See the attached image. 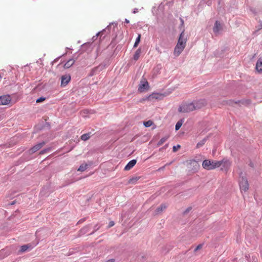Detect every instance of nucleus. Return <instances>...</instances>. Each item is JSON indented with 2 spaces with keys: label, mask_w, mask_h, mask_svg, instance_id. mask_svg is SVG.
Returning a JSON list of instances; mask_svg holds the SVG:
<instances>
[{
  "label": "nucleus",
  "mask_w": 262,
  "mask_h": 262,
  "mask_svg": "<svg viewBox=\"0 0 262 262\" xmlns=\"http://www.w3.org/2000/svg\"><path fill=\"white\" fill-rule=\"evenodd\" d=\"M205 105L206 102L204 100L195 101L191 103H184L179 106L178 110L181 113H189L200 109Z\"/></svg>",
  "instance_id": "1"
},
{
  "label": "nucleus",
  "mask_w": 262,
  "mask_h": 262,
  "mask_svg": "<svg viewBox=\"0 0 262 262\" xmlns=\"http://www.w3.org/2000/svg\"><path fill=\"white\" fill-rule=\"evenodd\" d=\"M219 161L205 160L202 163V167L208 170H212L221 166Z\"/></svg>",
  "instance_id": "2"
},
{
  "label": "nucleus",
  "mask_w": 262,
  "mask_h": 262,
  "mask_svg": "<svg viewBox=\"0 0 262 262\" xmlns=\"http://www.w3.org/2000/svg\"><path fill=\"white\" fill-rule=\"evenodd\" d=\"M238 183L241 192H247L248 190L249 185L246 177L240 176Z\"/></svg>",
  "instance_id": "3"
},
{
  "label": "nucleus",
  "mask_w": 262,
  "mask_h": 262,
  "mask_svg": "<svg viewBox=\"0 0 262 262\" xmlns=\"http://www.w3.org/2000/svg\"><path fill=\"white\" fill-rule=\"evenodd\" d=\"M12 99L10 95H5L0 96V105H8L11 101Z\"/></svg>",
  "instance_id": "4"
},
{
  "label": "nucleus",
  "mask_w": 262,
  "mask_h": 262,
  "mask_svg": "<svg viewBox=\"0 0 262 262\" xmlns=\"http://www.w3.org/2000/svg\"><path fill=\"white\" fill-rule=\"evenodd\" d=\"M221 163V166H222V170L228 171L231 165V162L227 159H223L221 161H219Z\"/></svg>",
  "instance_id": "5"
},
{
  "label": "nucleus",
  "mask_w": 262,
  "mask_h": 262,
  "mask_svg": "<svg viewBox=\"0 0 262 262\" xmlns=\"http://www.w3.org/2000/svg\"><path fill=\"white\" fill-rule=\"evenodd\" d=\"M185 48V46L183 45H180L177 43V45L176 46L174 51H173V54L175 56L177 57L180 55V54L182 52V51L184 50V48Z\"/></svg>",
  "instance_id": "6"
},
{
  "label": "nucleus",
  "mask_w": 262,
  "mask_h": 262,
  "mask_svg": "<svg viewBox=\"0 0 262 262\" xmlns=\"http://www.w3.org/2000/svg\"><path fill=\"white\" fill-rule=\"evenodd\" d=\"M149 87L148 83L145 79H142L139 85L138 91L140 92H143L145 90H147Z\"/></svg>",
  "instance_id": "7"
},
{
  "label": "nucleus",
  "mask_w": 262,
  "mask_h": 262,
  "mask_svg": "<svg viewBox=\"0 0 262 262\" xmlns=\"http://www.w3.org/2000/svg\"><path fill=\"white\" fill-rule=\"evenodd\" d=\"M71 80V76L69 74H66L61 77V86H65Z\"/></svg>",
  "instance_id": "8"
},
{
  "label": "nucleus",
  "mask_w": 262,
  "mask_h": 262,
  "mask_svg": "<svg viewBox=\"0 0 262 262\" xmlns=\"http://www.w3.org/2000/svg\"><path fill=\"white\" fill-rule=\"evenodd\" d=\"M45 144V142L37 144L32 147L30 150V154H32L40 149Z\"/></svg>",
  "instance_id": "9"
},
{
  "label": "nucleus",
  "mask_w": 262,
  "mask_h": 262,
  "mask_svg": "<svg viewBox=\"0 0 262 262\" xmlns=\"http://www.w3.org/2000/svg\"><path fill=\"white\" fill-rule=\"evenodd\" d=\"M187 38L185 37L184 32L183 31L180 35L178 43L186 46Z\"/></svg>",
  "instance_id": "10"
},
{
  "label": "nucleus",
  "mask_w": 262,
  "mask_h": 262,
  "mask_svg": "<svg viewBox=\"0 0 262 262\" xmlns=\"http://www.w3.org/2000/svg\"><path fill=\"white\" fill-rule=\"evenodd\" d=\"M222 25L219 21H216L214 26L213 28V31L215 34L219 33V32L222 30Z\"/></svg>",
  "instance_id": "11"
},
{
  "label": "nucleus",
  "mask_w": 262,
  "mask_h": 262,
  "mask_svg": "<svg viewBox=\"0 0 262 262\" xmlns=\"http://www.w3.org/2000/svg\"><path fill=\"white\" fill-rule=\"evenodd\" d=\"M164 97V95L161 93H153L152 94L150 95L148 97L149 99H161Z\"/></svg>",
  "instance_id": "12"
},
{
  "label": "nucleus",
  "mask_w": 262,
  "mask_h": 262,
  "mask_svg": "<svg viewBox=\"0 0 262 262\" xmlns=\"http://www.w3.org/2000/svg\"><path fill=\"white\" fill-rule=\"evenodd\" d=\"M255 69L258 73H262V57L258 59Z\"/></svg>",
  "instance_id": "13"
},
{
  "label": "nucleus",
  "mask_w": 262,
  "mask_h": 262,
  "mask_svg": "<svg viewBox=\"0 0 262 262\" xmlns=\"http://www.w3.org/2000/svg\"><path fill=\"white\" fill-rule=\"evenodd\" d=\"M137 161L136 160H132L128 162V163L124 167L125 170H129L131 168H132L136 164Z\"/></svg>",
  "instance_id": "14"
},
{
  "label": "nucleus",
  "mask_w": 262,
  "mask_h": 262,
  "mask_svg": "<svg viewBox=\"0 0 262 262\" xmlns=\"http://www.w3.org/2000/svg\"><path fill=\"white\" fill-rule=\"evenodd\" d=\"M75 62V60L73 59H70L64 64V68L68 69L70 68Z\"/></svg>",
  "instance_id": "15"
},
{
  "label": "nucleus",
  "mask_w": 262,
  "mask_h": 262,
  "mask_svg": "<svg viewBox=\"0 0 262 262\" xmlns=\"http://www.w3.org/2000/svg\"><path fill=\"white\" fill-rule=\"evenodd\" d=\"M141 53V50L140 48L138 49L135 52L134 55V59L135 60H137L140 56V54Z\"/></svg>",
  "instance_id": "16"
},
{
  "label": "nucleus",
  "mask_w": 262,
  "mask_h": 262,
  "mask_svg": "<svg viewBox=\"0 0 262 262\" xmlns=\"http://www.w3.org/2000/svg\"><path fill=\"white\" fill-rule=\"evenodd\" d=\"M139 179H140V177H133L128 180V183L129 184H135L139 180Z\"/></svg>",
  "instance_id": "17"
},
{
  "label": "nucleus",
  "mask_w": 262,
  "mask_h": 262,
  "mask_svg": "<svg viewBox=\"0 0 262 262\" xmlns=\"http://www.w3.org/2000/svg\"><path fill=\"white\" fill-rule=\"evenodd\" d=\"M168 138H169V136H166L161 138L160 139V140L157 143V145L158 146L162 145L165 142H166V141L168 139Z\"/></svg>",
  "instance_id": "18"
},
{
  "label": "nucleus",
  "mask_w": 262,
  "mask_h": 262,
  "mask_svg": "<svg viewBox=\"0 0 262 262\" xmlns=\"http://www.w3.org/2000/svg\"><path fill=\"white\" fill-rule=\"evenodd\" d=\"M166 208H167V206L165 204H161L159 207H158L157 208L156 212L157 213H158L164 210Z\"/></svg>",
  "instance_id": "19"
},
{
  "label": "nucleus",
  "mask_w": 262,
  "mask_h": 262,
  "mask_svg": "<svg viewBox=\"0 0 262 262\" xmlns=\"http://www.w3.org/2000/svg\"><path fill=\"white\" fill-rule=\"evenodd\" d=\"M91 137V133L84 134L81 136V139L83 141L88 140Z\"/></svg>",
  "instance_id": "20"
},
{
  "label": "nucleus",
  "mask_w": 262,
  "mask_h": 262,
  "mask_svg": "<svg viewBox=\"0 0 262 262\" xmlns=\"http://www.w3.org/2000/svg\"><path fill=\"white\" fill-rule=\"evenodd\" d=\"M143 124L145 127H148L152 126L154 124V122L151 120H148L147 121H144L143 122Z\"/></svg>",
  "instance_id": "21"
},
{
  "label": "nucleus",
  "mask_w": 262,
  "mask_h": 262,
  "mask_svg": "<svg viewBox=\"0 0 262 262\" xmlns=\"http://www.w3.org/2000/svg\"><path fill=\"white\" fill-rule=\"evenodd\" d=\"M31 247V246H29L28 245H25L21 246L20 251L21 252H25L29 248Z\"/></svg>",
  "instance_id": "22"
},
{
  "label": "nucleus",
  "mask_w": 262,
  "mask_h": 262,
  "mask_svg": "<svg viewBox=\"0 0 262 262\" xmlns=\"http://www.w3.org/2000/svg\"><path fill=\"white\" fill-rule=\"evenodd\" d=\"M88 165L86 164L81 165L78 169V171H84L87 168Z\"/></svg>",
  "instance_id": "23"
},
{
  "label": "nucleus",
  "mask_w": 262,
  "mask_h": 262,
  "mask_svg": "<svg viewBox=\"0 0 262 262\" xmlns=\"http://www.w3.org/2000/svg\"><path fill=\"white\" fill-rule=\"evenodd\" d=\"M141 37V34H138V37L136 38V41L134 45V48H136L138 46V45L140 41Z\"/></svg>",
  "instance_id": "24"
},
{
  "label": "nucleus",
  "mask_w": 262,
  "mask_h": 262,
  "mask_svg": "<svg viewBox=\"0 0 262 262\" xmlns=\"http://www.w3.org/2000/svg\"><path fill=\"white\" fill-rule=\"evenodd\" d=\"M182 124H183V120H179L177 123H176V130H179L180 127H181V126L182 125Z\"/></svg>",
  "instance_id": "25"
},
{
  "label": "nucleus",
  "mask_w": 262,
  "mask_h": 262,
  "mask_svg": "<svg viewBox=\"0 0 262 262\" xmlns=\"http://www.w3.org/2000/svg\"><path fill=\"white\" fill-rule=\"evenodd\" d=\"M205 142H206V140L203 139L201 141L198 143V144H196V148H200L201 146H202L203 145H204Z\"/></svg>",
  "instance_id": "26"
},
{
  "label": "nucleus",
  "mask_w": 262,
  "mask_h": 262,
  "mask_svg": "<svg viewBox=\"0 0 262 262\" xmlns=\"http://www.w3.org/2000/svg\"><path fill=\"white\" fill-rule=\"evenodd\" d=\"M181 147L180 145H177V146H174L172 148V150L173 152L177 151Z\"/></svg>",
  "instance_id": "27"
},
{
  "label": "nucleus",
  "mask_w": 262,
  "mask_h": 262,
  "mask_svg": "<svg viewBox=\"0 0 262 262\" xmlns=\"http://www.w3.org/2000/svg\"><path fill=\"white\" fill-rule=\"evenodd\" d=\"M45 99H46V98L45 97H41L36 100V102L39 103V102H43Z\"/></svg>",
  "instance_id": "28"
},
{
  "label": "nucleus",
  "mask_w": 262,
  "mask_h": 262,
  "mask_svg": "<svg viewBox=\"0 0 262 262\" xmlns=\"http://www.w3.org/2000/svg\"><path fill=\"white\" fill-rule=\"evenodd\" d=\"M202 247V245L201 244L199 245L194 249V251L196 252L199 249H201Z\"/></svg>",
  "instance_id": "29"
},
{
  "label": "nucleus",
  "mask_w": 262,
  "mask_h": 262,
  "mask_svg": "<svg viewBox=\"0 0 262 262\" xmlns=\"http://www.w3.org/2000/svg\"><path fill=\"white\" fill-rule=\"evenodd\" d=\"M115 225V223L113 221L110 222L108 226V228H111L113 227Z\"/></svg>",
  "instance_id": "30"
},
{
  "label": "nucleus",
  "mask_w": 262,
  "mask_h": 262,
  "mask_svg": "<svg viewBox=\"0 0 262 262\" xmlns=\"http://www.w3.org/2000/svg\"><path fill=\"white\" fill-rule=\"evenodd\" d=\"M49 150V149L42 150L41 151H40L39 154H40V155L43 154Z\"/></svg>",
  "instance_id": "31"
},
{
  "label": "nucleus",
  "mask_w": 262,
  "mask_h": 262,
  "mask_svg": "<svg viewBox=\"0 0 262 262\" xmlns=\"http://www.w3.org/2000/svg\"><path fill=\"white\" fill-rule=\"evenodd\" d=\"M125 22L126 23H129V20H128V19H125Z\"/></svg>",
  "instance_id": "32"
},
{
  "label": "nucleus",
  "mask_w": 262,
  "mask_h": 262,
  "mask_svg": "<svg viewBox=\"0 0 262 262\" xmlns=\"http://www.w3.org/2000/svg\"><path fill=\"white\" fill-rule=\"evenodd\" d=\"M101 32H99L97 34V36H98L99 35V34H100Z\"/></svg>",
  "instance_id": "33"
},
{
  "label": "nucleus",
  "mask_w": 262,
  "mask_h": 262,
  "mask_svg": "<svg viewBox=\"0 0 262 262\" xmlns=\"http://www.w3.org/2000/svg\"><path fill=\"white\" fill-rule=\"evenodd\" d=\"M110 262H114V260L112 259L111 260H110Z\"/></svg>",
  "instance_id": "34"
},
{
  "label": "nucleus",
  "mask_w": 262,
  "mask_h": 262,
  "mask_svg": "<svg viewBox=\"0 0 262 262\" xmlns=\"http://www.w3.org/2000/svg\"><path fill=\"white\" fill-rule=\"evenodd\" d=\"M14 204V202H12V203H11V205H13V204Z\"/></svg>",
  "instance_id": "35"
},
{
  "label": "nucleus",
  "mask_w": 262,
  "mask_h": 262,
  "mask_svg": "<svg viewBox=\"0 0 262 262\" xmlns=\"http://www.w3.org/2000/svg\"><path fill=\"white\" fill-rule=\"evenodd\" d=\"M136 10H135V11H134V13H136Z\"/></svg>",
  "instance_id": "36"
},
{
  "label": "nucleus",
  "mask_w": 262,
  "mask_h": 262,
  "mask_svg": "<svg viewBox=\"0 0 262 262\" xmlns=\"http://www.w3.org/2000/svg\"><path fill=\"white\" fill-rule=\"evenodd\" d=\"M136 10H135V11H134V13H136Z\"/></svg>",
  "instance_id": "37"
}]
</instances>
